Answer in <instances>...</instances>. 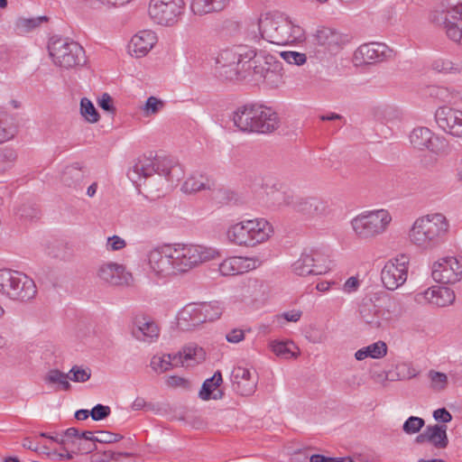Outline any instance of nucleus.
I'll return each mask as SVG.
<instances>
[{
    "label": "nucleus",
    "mask_w": 462,
    "mask_h": 462,
    "mask_svg": "<svg viewBox=\"0 0 462 462\" xmlns=\"http://www.w3.org/2000/svg\"><path fill=\"white\" fill-rule=\"evenodd\" d=\"M429 19L442 26L450 40L462 45V0H441L430 12Z\"/></svg>",
    "instance_id": "8"
},
{
    "label": "nucleus",
    "mask_w": 462,
    "mask_h": 462,
    "mask_svg": "<svg viewBox=\"0 0 462 462\" xmlns=\"http://www.w3.org/2000/svg\"><path fill=\"white\" fill-rule=\"evenodd\" d=\"M96 276L102 283L113 287L129 286L134 281L125 265L113 261L101 263L97 267Z\"/></svg>",
    "instance_id": "18"
},
{
    "label": "nucleus",
    "mask_w": 462,
    "mask_h": 462,
    "mask_svg": "<svg viewBox=\"0 0 462 462\" xmlns=\"http://www.w3.org/2000/svg\"><path fill=\"white\" fill-rule=\"evenodd\" d=\"M95 440L100 443H115L123 439V436L109 431H98Z\"/></svg>",
    "instance_id": "56"
},
{
    "label": "nucleus",
    "mask_w": 462,
    "mask_h": 462,
    "mask_svg": "<svg viewBox=\"0 0 462 462\" xmlns=\"http://www.w3.org/2000/svg\"><path fill=\"white\" fill-rule=\"evenodd\" d=\"M229 343L237 344L245 339V331L241 328H234L226 335Z\"/></svg>",
    "instance_id": "59"
},
{
    "label": "nucleus",
    "mask_w": 462,
    "mask_h": 462,
    "mask_svg": "<svg viewBox=\"0 0 462 462\" xmlns=\"http://www.w3.org/2000/svg\"><path fill=\"white\" fill-rule=\"evenodd\" d=\"M214 183L206 176L190 175L182 183L180 190L187 195H193L197 192L211 189Z\"/></svg>",
    "instance_id": "34"
},
{
    "label": "nucleus",
    "mask_w": 462,
    "mask_h": 462,
    "mask_svg": "<svg viewBox=\"0 0 462 462\" xmlns=\"http://www.w3.org/2000/svg\"><path fill=\"white\" fill-rule=\"evenodd\" d=\"M253 53L254 54V56L252 57L249 62L247 63L245 73H247V78L252 77V79L256 81V70H258V68H262V69L264 71L268 67V60L265 59V57L270 58L276 56L269 53L266 51H256L254 49Z\"/></svg>",
    "instance_id": "36"
},
{
    "label": "nucleus",
    "mask_w": 462,
    "mask_h": 462,
    "mask_svg": "<svg viewBox=\"0 0 462 462\" xmlns=\"http://www.w3.org/2000/svg\"><path fill=\"white\" fill-rule=\"evenodd\" d=\"M110 407L102 404L96 405L90 411V416L94 420H101L110 414Z\"/></svg>",
    "instance_id": "57"
},
{
    "label": "nucleus",
    "mask_w": 462,
    "mask_h": 462,
    "mask_svg": "<svg viewBox=\"0 0 462 462\" xmlns=\"http://www.w3.org/2000/svg\"><path fill=\"white\" fill-rule=\"evenodd\" d=\"M229 4V0H191L190 12L197 16L217 13L224 10Z\"/></svg>",
    "instance_id": "32"
},
{
    "label": "nucleus",
    "mask_w": 462,
    "mask_h": 462,
    "mask_svg": "<svg viewBox=\"0 0 462 462\" xmlns=\"http://www.w3.org/2000/svg\"><path fill=\"white\" fill-rule=\"evenodd\" d=\"M393 221L392 214L384 208L365 210L349 222L354 236L360 241H372L385 234Z\"/></svg>",
    "instance_id": "7"
},
{
    "label": "nucleus",
    "mask_w": 462,
    "mask_h": 462,
    "mask_svg": "<svg viewBox=\"0 0 462 462\" xmlns=\"http://www.w3.org/2000/svg\"><path fill=\"white\" fill-rule=\"evenodd\" d=\"M44 381L49 384H57L61 390L68 391L70 388L69 374L62 373L58 369L50 370L45 375Z\"/></svg>",
    "instance_id": "45"
},
{
    "label": "nucleus",
    "mask_w": 462,
    "mask_h": 462,
    "mask_svg": "<svg viewBox=\"0 0 462 462\" xmlns=\"http://www.w3.org/2000/svg\"><path fill=\"white\" fill-rule=\"evenodd\" d=\"M199 314L201 315L203 323L217 319L222 315V308L218 303H198Z\"/></svg>",
    "instance_id": "43"
},
{
    "label": "nucleus",
    "mask_w": 462,
    "mask_h": 462,
    "mask_svg": "<svg viewBox=\"0 0 462 462\" xmlns=\"http://www.w3.org/2000/svg\"><path fill=\"white\" fill-rule=\"evenodd\" d=\"M359 314L361 320L371 328H379L391 319L389 310L374 304L372 300L361 304Z\"/></svg>",
    "instance_id": "23"
},
{
    "label": "nucleus",
    "mask_w": 462,
    "mask_h": 462,
    "mask_svg": "<svg viewBox=\"0 0 462 462\" xmlns=\"http://www.w3.org/2000/svg\"><path fill=\"white\" fill-rule=\"evenodd\" d=\"M173 366L174 365L173 356L171 355H155L151 360V367L156 373H164Z\"/></svg>",
    "instance_id": "46"
},
{
    "label": "nucleus",
    "mask_w": 462,
    "mask_h": 462,
    "mask_svg": "<svg viewBox=\"0 0 462 462\" xmlns=\"http://www.w3.org/2000/svg\"><path fill=\"white\" fill-rule=\"evenodd\" d=\"M263 286L257 281H248L240 284L236 290V298L240 301L253 300L256 291Z\"/></svg>",
    "instance_id": "41"
},
{
    "label": "nucleus",
    "mask_w": 462,
    "mask_h": 462,
    "mask_svg": "<svg viewBox=\"0 0 462 462\" xmlns=\"http://www.w3.org/2000/svg\"><path fill=\"white\" fill-rule=\"evenodd\" d=\"M231 381L233 390L242 396H250L255 392L257 379L252 375V373L247 368L242 366L235 367L232 372Z\"/></svg>",
    "instance_id": "26"
},
{
    "label": "nucleus",
    "mask_w": 462,
    "mask_h": 462,
    "mask_svg": "<svg viewBox=\"0 0 462 462\" xmlns=\"http://www.w3.org/2000/svg\"><path fill=\"white\" fill-rule=\"evenodd\" d=\"M427 377L429 380V387L431 391L441 393L448 388V377L445 373L431 369L427 373Z\"/></svg>",
    "instance_id": "40"
},
{
    "label": "nucleus",
    "mask_w": 462,
    "mask_h": 462,
    "mask_svg": "<svg viewBox=\"0 0 462 462\" xmlns=\"http://www.w3.org/2000/svg\"><path fill=\"white\" fill-rule=\"evenodd\" d=\"M433 418L438 421L448 423L451 421L452 415L445 408H440L433 411Z\"/></svg>",
    "instance_id": "60"
},
{
    "label": "nucleus",
    "mask_w": 462,
    "mask_h": 462,
    "mask_svg": "<svg viewBox=\"0 0 462 462\" xmlns=\"http://www.w3.org/2000/svg\"><path fill=\"white\" fill-rule=\"evenodd\" d=\"M100 4L103 5H106L107 7H118L123 6L128 3H130L132 0H97Z\"/></svg>",
    "instance_id": "63"
},
{
    "label": "nucleus",
    "mask_w": 462,
    "mask_h": 462,
    "mask_svg": "<svg viewBox=\"0 0 462 462\" xmlns=\"http://www.w3.org/2000/svg\"><path fill=\"white\" fill-rule=\"evenodd\" d=\"M90 376L91 371L89 368H83L78 365H74L69 373V379L77 383H85Z\"/></svg>",
    "instance_id": "52"
},
{
    "label": "nucleus",
    "mask_w": 462,
    "mask_h": 462,
    "mask_svg": "<svg viewBox=\"0 0 462 462\" xmlns=\"http://www.w3.org/2000/svg\"><path fill=\"white\" fill-rule=\"evenodd\" d=\"M258 28L267 42L284 45L304 40V30L281 14H265L261 16Z\"/></svg>",
    "instance_id": "6"
},
{
    "label": "nucleus",
    "mask_w": 462,
    "mask_h": 462,
    "mask_svg": "<svg viewBox=\"0 0 462 462\" xmlns=\"http://www.w3.org/2000/svg\"><path fill=\"white\" fill-rule=\"evenodd\" d=\"M269 60L266 70L258 68L256 70V81H263L269 88H276L284 83V71L281 61L277 57H265Z\"/></svg>",
    "instance_id": "25"
},
{
    "label": "nucleus",
    "mask_w": 462,
    "mask_h": 462,
    "mask_svg": "<svg viewBox=\"0 0 462 462\" xmlns=\"http://www.w3.org/2000/svg\"><path fill=\"white\" fill-rule=\"evenodd\" d=\"M278 54L289 64L300 66L307 60L306 55L298 51H281Z\"/></svg>",
    "instance_id": "53"
},
{
    "label": "nucleus",
    "mask_w": 462,
    "mask_h": 462,
    "mask_svg": "<svg viewBox=\"0 0 462 462\" xmlns=\"http://www.w3.org/2000/svg\"><path fill=\"white\" fill-rule=\"evenodd\" d=\"M318 42L325 46L329 51L337 52L346 42V36L331 28H323L318 31Z\"/></svg>",
    "instance_id": "30"
},
{
    "label": "nucleus",
    "mask_w": 462,
    "mask_h": 462,
    "mask_svg": "<svg viewBox=\"0 0 462 462\" xmlns=\"http://www.w3.org/2000/svg\"><path fill=\"white\" fill-rule=\"evenodd\" d=\"M431 276L442 284H455L462 279V257L446 256L432 263Z\"/></svg>",
    "instance_id": "17"
},
{
    "label": "nucleus",
    "mask_w": 462,
    "mask_h": 462,
    "mask_svg": "<svg viewBox=\"0 0 462 462\" xmlns=\"http://www.w3.org/2000/svg\"><path fill=\"white\" fill-rule=\"evenodd\" d=\"M17 133V126L14 118L4 116L0 118V144L14 137Z\"/></svg>",
    "instance_id": "42"
},
{
    "label": "nucleus",
    "mask_w": 462,
    "mask_h": 462,
    "mask_svg": "<svg viewBox=\"0 0 462 462\" xmlns=\"http://www.w3.org/2000/svg\"><path fill=\"white\" fill-rule=\"evenodd\" d=\"M425 421L422 418L411 416L409 417L402 425V430L408 435H413L424 427Z\"/></svg>",
    "instance_id": "50"
},
{
    "label": "nucleus",
    "mask_w": 462,
    "mask_h": 462,
    "mask_svg": "<svg viewBox=\"0 0 462 462\" xmlns=\"http://www.w3.org/2000/svg\"><path fill=\"white\" fill-rule=\"evenodd\" d=\"M225 235L230 245L254 248L269 242L274 236V227L267 218L255 217L230 224Z\"/></svg>",
    "instance_id": "4"
},
{
    "label": "nucleus",
    "mask_w": 462,
    "mask_h": 462,
    "mask_svg": "<svg viewBox=\"0 0 462 462\" xmlns=\"http://www.w3.org/2000/svg\"><path fill=\"white\" fill-rule=\"evenodd\" d=\"M428 92L430 97L442 103H453L459 98L457 91L446 87L432 86L429 88Z\"/></svg>",
    "instance_id": "39"
},
{
    "label": "nucleus",
    "mask_w": 462,
    "mask_h": 462,
    "mask_svg": "<svg viewBox=\"0 0 462 462\" xmlns=\"http://www.w3.org/2000/svg\"><path fill=\"white\" fill-rule=\"evenodd\" d=\"M455 292L453 290L434 285L415 295V300L420 304H430L436 307H447L455 300Z\"/></svg>",
    "instance_id": "22"
},
{
    "label": "nucleus",
    "mask_w": 462,
    "mask_h": 462,
    "mask_svg": "<svg viewBox=\"0 0 462 462\" xmlns=\"http://www.w3.org/2000/svg\"><path fill=\"white\" fill-rule=\"evenodd\" d=\"M126 246V242L119 236L114 235L106 238V250L108 252H116L124 249Z\"/></svg>",
    "instance_id": "54"
},
{
    "label": "nucleus",
    "mask_w": 462,
    "mask_h": 462,
    "mask_svg": "<svg viewBox=\"0 0 462 462\" xmlns=\"http://www.w3.org/2000/svg\"><path fill=\"white\" fill-rule=\"evenodd\" d=\"M1 158L4 165L0 167V171H5L9 169L12 164L15 162L17 155L14 150H4L1 152Z\"/></svg>",
    "instance_id": "55"
},
{
    "label": "nucleus",
    "mask_w": 462,
    "mask_h": 462,
    "mask_svg": "<svg viewBox=\"0 0 462 462\" xmlns=\"http://www.w3.org/2000/svg\"><path fill=\"white\" fill-rule=\"evenodd\" d=\"M205 358L204 349L194 344L185 346L181 351L173 355L174 365L177 366H191L201 363Z\"/></svg>",
    "instance_id": "29"
},
{
    "label": "nucleus",
    "mask_w": 462,
    "mask_h": 462,
    "mask_svg": "<svg viewBox=\"0 0 462 462\" xmlns=\"http://www.w3.org/2000/svg\"><path fill=\"white\" fill-rule=\"evenodd\" d=\"M254 56V54L253 53L252 48L239 47L237 50L226 49L218 53L216 63L218 69L225 70L224 72L228 78L239 76L242 79H246V65Z\"/></svg>",
    "instance_id": "12"
},
{
    "label": "nucleus",
    "mask_w": 462,
    "mask_h": 462,
    "mask_svg": "<svg viewBox=\"0 0 462 462\" xmlns=\"http://www.w3.org/2000/svg\"><path fill=\"white\" fill-rule=\"evenodd\" d=\"M159 327L155 321L143 314H138L133 319L132 334L138 340H152L159 336Z\"/></svg>",
    "instance_id": "27"
},
{
    "label": "nucleus",
    "mask_w": 462,
    "mask_h": 462,
    "mask_svg": "<svg viewBox=\"0 0 462 462\" xmlns=\"http://www.w3.org/2000/svg\"><path fill=\"white\" fill-rule=\"evenodd\" d=\"M85 179V173L84 171L78 168L77 166H69L67 167L61 176V181L62 183L69 187L73 189L80 188L81 183L83 182Z\"/></svg>",
    "instance_id": "38"
},
{
    "label": "nucleus",
    "mask_w": 462,
    "mask_h": 462,
    "mask_svg": "<svg viewBox=\"0 0 462 462\" xmlns=\"http://www.w3.org/2000/svg\"><path fill=\"white\" fill-rule=\"evenodd\" d=\"M220 256V251L213 246L173 242L152 247L146 254V262L152 277L156 280H170L183 277Z\"/></svg>",
    "instance_id": "1"
},
{
    "label": "nucleus",
    "mask_w": 462,
    "mask_h": 462,
    "mask_svg": "<svg viewBox=\"0 0 462 462\" xmlns=\"http://www.w3.org/2000/svg\"><path fill=\"white\" fill-rule=\"evenodd\" d=\"M449 231V222L442 213H430L417 217L408 230L409 243L423 252L438 248Z\"/></svg>",
    "instance_id": "3"
},
{
    "label": "nucleus",
    "mask_w": 462,
    "mask_h": 462,
    "mask_svg": "<svg viewBox=\"0 0 462 462\" xmlns=\"http://www.w3.org/2000/svg\"><path fill=\"white\" fill-rule=\"evenodd\" d=\"M132 456L131 453L128 452H114V451H105L104 457L106 460H115L118 461L121 457H130Z\"/></svg>",
    "instance_id": "62"
},
{
    "label": "nucleus",
    "mask_w": 462,
    "mask_h": 462,
    "mask_svg": "<svg viewBox=\"0 0 462 462\" xmlns=\"http://www.w3.org/2000/svg\"><path fill=\"white\" fill-rule=\"evenodd\" d=\"M397 380L406 381L417 377L420 370L410 362H402L395 366Z\"/></svg>",
    "instance_id": "47"
},
{
    "label": "nucleus",
    "mask_w": 462,
    "mask_h": 462,
    "mask_svg": "<svg viewBox=\"0 0 462 462\" xmlns=\"http://www.w3.org/2000/svg\"><path fill=\"white\" fill-rule=\"evenodd\" d=\"M269 348L278 357L282 359H295L300 354V348L292 341L272 340Z\"/></svg>",
    "instance_id": "35"
},
{
    "label": "nucleus",
    "mask_w": 462,
    "mask_h": 462,
    "mask_svg": "<svg viewBox=\"0 0 462 462\" xmlns=\"http://www.w3.org/2000/svg\"><path fill=\"white\" fill-rule=\"evenodd\" d=\"M48 51L52 63L64 69H77L87 62L82 46L68 38L52 37L49 42Z\"/></svg>",
    "instance_id": "9"
},
{
    "label": "nucleus",
    "mask_w": 462,
    "mask_h": 462,
    "mask_svg": "<svg viewBox=\"0 0 462 462\" xmlns=\"http://www.w3.org/2000/svg\"><path fill=\"white\" fill-rule=\"evenodd\" d=\"M164 107V102L156 97H149L143 106L141 107V111L145 117H151L156 116Z\"/></svg>",
    "instance_id": "48"
},
{
    "label": "nucleus",
    "mask_w": 462,
    "mask_h": 462,
    "mask_svg": "<svg viewBox=\"0 0 462 462\" xmlns=\"http://www.w3.org/2000/svg\"><path fill=\"white\" fill-rule=\"evenodd\" d=\"M283 318L290 322H297L301 317V311L300 310H291L287 311L282 314Z\"/></svg>",
    "instance_id": "64"
},
{
    "label": "nucleus",
    "mask_w": 462,
    "mask_h": 462,
    "mask_svg": "<svg viewBox=\"0 0 462 462\" xmlns=\"http://www.w3.org/2000/svg\"><path fill=\"white\" fill-rule=\"evenodd\" d=\"M181 169L165 157L142 156L134 162L127 177L139 192L146 196L161 197L180 180Z\"/></svg>",
    "instance_id": "2"
},
{
    "label": "nucleus",
    "mask_w": 462,
    "mask_h": 462,
    "mask_svg": "<svg viewBox=\"0 0 462 462\" xmlns=\"http://www.w3.org/2000/svg\"><path fill=\"white\" fill-rule=\"evenodd\" d=\"M387 354V346L383 341H377L367 346L360 348L355 353V358L357 361L365 360L367 357L379 359L385 356Z\"/></svg>",
    "instance_id": "37"
},
{
    "label": "nucleus",
    "mask_w": 462,
    "mask_h": 462,
    "mask_svg": "<svg viewBox=\"0 0 462 462\" xmlns=\"http://www.w3.org/2000/svg\"><path fill=\"white\" fill-rule=\"evenodd\" d=\"M410 144L419 151L427 150L435 156L448 153V144L444 138L437 136L430 129L424 126L415 127L409 134ZM436 157L433 158L435 162Z\"/></svg>",
    "instance_id": "15"
},
{
    "label": "nucleus",
    "mask_w": 462,
    "mask_h": 462,
    "mask_svg": "<svg viewBox=\"0 0 462 462\" xmlns=\"http://www.w3.org/2000/svg\"><path fill=\"white\" fill-rule=\"evenodd\" d=\"M97 105L106 112L111 114L116 113V107L113 105V98L107 93L102 94V96L97 99Z\"/></svg>",
    "instance_id": "58"
},
{
    "label": "nucleus",
    "mask_w": 462,
    "mask_h": 462,
    "mask_svg": "<svg viewBox=\"0 0 462 462\" xmlns=\"http://www.w3.org/2000/svg\"><path fill=\"white\" fill-rule=\"evenodd\" d=\"M393 54V51L383 42H368L362 44L354 53L356 65L380 62Z\"/></svg>",
    "instance_id": "21"
},
{
    "label": "nucleus",
    "mask_w": 462,
    "mask_h": 462,
    "mask_svg": "<svg viewBox=\"0 0 462 462\" xmlns=\"http://www.w3.org/2000/svg\"><path fill=\"white\" fill-rule=\"evenodd\" d=\"M279 207H290L294 211L310 217L325 216L328 213V201L315 196H294L282 193Z\"/></svg>",
    "instance_id": "14"
},
{
    "label": "nucleus",
    "mask_w": 462,
    "mask_h": 462,
    "mask_svg": "<svg viewBox=\"0 0 462 462\" xmlns=\"http://www.w3.org/2000/svg\"><path fill=\"white\" fill-rule=\"evenodd\" d=\"M177 323L181 329L185 330L191 329L203 323L198 303H189L182 308L178 313Z\"/></svg>",
    "instance_id": "31"
},
{
    "label": "nucleus",
    "mask_w": 462,
    "mask_h": 462,
    "mask_svg": "<svg viewBox=\"0 0 462 462\" xmlns=\"http://www.w3.org/2000/svg\"><path fill=\"white\" fill-rule=\"evenodd\" d=\"M418 443L429 442L437 448H445L448 444L447 426L429 425L424 431L416 438Z\"/></svg>",
    "instance_id": "28"
},
{
    "label": "nucleus",
    "mask_w": 462,
    "mask_h": 462,
    "mask_svg": "<svg viewBox=\"0 0 462 462\" xmlns=\"http://www.w3.org/2000/svg\"><path fill=\"white\" fill-rule=\"evenodd\" d=\"M292 272L299 276L321 275L331 269L329 256L319 250H306L291 265Z\"/></svg>",
    "instance_id": "13"
},
{
    "label": "nucleus",
    "mask_w": 462,
    "mask_h": 462,
    "mask_svg": "<svg viewBox=\"0 0 462 462\" xmlns=\"http://www.w3.org/2000/svg\"><path fill=\"white\" fill-rule=\"evenodd\" d=\"M185 8V0H149L147 14L154 25L173 28L181 21Z\"/></svg>",
    "instance_id": "11"
},
{
    "label": "nucleus",
    "mask_w": 462,
    "mask_h": 462,
    "mask_svg": "<svg viewBox=\"0 0 462 462\" xmlns=\"http://www.w3.org/2000/svg\"><path fill=\"white\" fill-rule=\"evenodd\" d=\"M263 261L257 255L230 256L224 259L218 265L222 276H234L259 268Z\"/></svg>",
    "instance_id": "19"
},
{
    "label": "nucleus",
    "mask_w": 462,
    "mask_h": 462,
    "mask_svg": "<svg viewBox=\"0 0 462 462\" xmlns=\"http://www.w3.org/2000/svg\"><path fill=\"white\" fill-rule=\"evenodd\" d=\"M358 287H359L358 279L356 277H350L345 282V283L343 285V290L345 292L351 293V292L357 291Z\"/></svg>",
    "instance_id": "61"
},
{
    "label": "nucleus",
    "mask_w": 462,
    "mask_h": 462,
    "mask_svg": "<svg viewBox=\"0 0 462 462\" xmlns=\"http://www.w3.org/2000/svg\"><path fill=\"white\" fill-rule=\"evenodd\" d=\"M435 121L446 134L462 137V110L447 106H439L435 112Z\"/></svg>",
    "instance_id": "20"
},
{
    "label": "nucleus",
    "mask_w": 462,
    "mask_h": 462,
    "mask_svg": "<svg viewBox=\"0 0 462 462\" xmlns=\"http://www.w3.org/2000/svg\"><path fill=\"white\" fill-rule=\"evenodd\" d=\"M234 125L245 133H271L278 127L277 114L261 105L239 106L232 116Z\"/></svg>",
    "instance_id": "5"
},
{
    "label": "nucleus",
    "mask_w": 462,
    "mask_h": 462,
    "mask_svg": "<svg viewBox=\"0 0 462 462\" xmlns=\"http://www.w3.org/2000/svg\"><path fill=\"white\" fill-rule=\"evenodd\" d=\"M431 68L442 73L457 72L459 71L458 67L448 58H437L431 63Z\"/></svg>",
    "instance_id": "49"
},
{
    "label": "nucleus",
    "mask_w": 462,
    "mask_h": 462,
    "mask_svg": "<svg viewBox=\"0 0 462 462\" xmlns=\"http://www.w3.org/2000/svg\"><path fill=\"white\" fill-rule=\"evenodd\" d=\"M410 258L406 254H400L388 260L381 271V281L383 286L394 291L402 286L408 278Z\"/></svg>",
    "instance_id": "16"
},
{
    "label": "nucleus",
    "mask_w": 462,
    "mask_h": 462,
    "mask_svg": "<svg viewBox=\"0 0 462 462\" xmlns=\"http://www.w3.org/2000/svg\"><path fill=\"white\" fill-rule=\"evenodd\" d=\"M79 113L84 120L89 124H96L100 119L97 110L88 97L80 99Z\"/></svg>",
    "instance_id": "44"
},
{
    "label": "nucleus",
    "mask_w": 462,
    "mask_h": 462,
    "mask_svg": "<svg viewBox=\"0 0 462 462\" xmlns=\"http://www.w3.org/2000/svg\"><path fill=\"white\" fill-rule=\"evenodd\" d=\"M222 374L219 371H217L213 376L207 379L201 387L199 392V397L202 400H219L223 397V392L219 389L222 383Z\"/></svg>",
    "instance_id": "33"
},
{
    "label": "nucleus",
    "mask_w": 462,
    "mask_h": 462,
    "mask_svg": "<svg viewBox=\"0 0 462 462\" xmlns=\"http://www.w3.org/2000/svg\"><path fill=\"white\" fill-rule=\"evenodd\" d=\"M42 18H19L15 23V28L20 33H26L40 25Z\"/></svg>",
    "instance_id": "51"
},
{
    "label": "nucleus",
    "mask_w": 462,
    "mask_h": 462,
    "mask_svg": "<svg viewBox=\"0 0 462 462\" xmlns=\"http://www.w3.org/2000/svg\"><path fill=\"white\" fill-rule=\"evenodd\" d=\"M36 293L34 281L25 273L11 269L0 270V294L5 298L26 301L34 298Z\"/></svg>",
    "instance_id": "10"
},
{
    "label": "nucleus",
    "mask_w": 462,
    "mask_h": 462,
    "mask_svg": "<svg viewBox=\"0 0 462 462\" xmlns=\"http://www.w3.org/2000/svg\"><path fill=\"white\" fill-rule=\"evenodd\" d=\"M157 41L158 37L154 31H139L131 38L128 44V51L132 57H144L154 47Z\"/></svg>",
    "instance_id": "24"
}]
</instances>
